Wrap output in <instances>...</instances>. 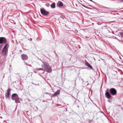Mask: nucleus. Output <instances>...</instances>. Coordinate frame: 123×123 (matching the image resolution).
<instances>
[{
  "label": "nucleus",
  "mask_w": 123,
  "mask_h": 123,
  "mask_svg": "<svg viewBox=\"0 0 123 123\" xmlns=\"http://www.w3.org/2000/svg\"><path fill=\"white\" fill-rule=\"evenodd\" d=\"M43 64L42 65V68L43 70L46 71L48 73L51 72L52 71L51 68L48 63L44 62H43Z\"/></svg>",
  "instance_id": "nucleus-1"
},
{
  "label": "nucleus",
  "mask_w": 123,
  "mask_h": 123,
  "mask_svg": "<svg viewBox=\"0 0 123 123\" xmlns=\"http://www.w3.org/2000/svg\"><path fill=\"white\" fill-rule=\"evenodd\" d=\"M12 98L13 100H15L16 103H19V98L18 95L16 93H13L12 95Z\"/></svg>",
  "instance_id": "nucleus-2"
},
{
  "label": "nucleus",
  "mask_w": 123,
  "mask_h": 123,
  "mask_svg": "<svg viewBox=\"0 0 123 123\" xmlns=\"http://www.w3.org/2000/svg\"><path fill=\"white\" fill-rule=\"evenodd\" d=\"M8 45V44H6L4 46L2 50V54L3 55H6L7 53V49L6 48Z\"/></svg>",
  "instance_id": "nucleus-3"
},
{
  "label": "nucleus",
  "mask_w": 123,
  "mask_h": 123,
  "mask_svg": "<svg viewBox=\"0 0 123 123\" xmlns=\"http://www.w3.org/2000/svg\"><path fill=\"white\" fill-rule=\"evenodd\" d=\"M110 93L113 96L116 95L117 93L116 90L114 88H111L109 90Z\"/></svg>",
  "instance_id": "nucleus-4"
},
{
  "label": "nucleus",
  "mask_w": 123,
  "mask_h": 123,
  "mask_svg": "<svg viewBox=\"0 0 123 123\" xmlns=\"http://www.w3.org/2000/svg\"><path fill=\"white\" fill-rule=\"evenodd\" d=\"M40 11L41 14L43 15H47L49 14V13L48 11H46L45 10L43 9H41Z\"/></svg>",
  "instance_id": "nucleus-5"
},
{
  "label": "nucleus",
  "mask_w": 123,
  "mask_h": 123,
  "mask_svg": "<svg viewBox=\"0 0 123 123\" xmlns=\"http://www.w3.org/2000/svg\"><path fill=\"white\" fill-rule=\"evenodd\" d=\"M7 42V40L4 37H0V44L3 43H5Z\"/></svg>",
  "instance_id": "nucleus-6"
},
{
  "label": "nucleus",
  "mask_w": 123,
  "mask_h": 123,
  "mask_svg": "<svg viewBox=\"0 0 123 123\" xmlns=\"http://www.w3.org/2000/svg\"><path fill=\"white\" fill-rule=\"evenodd\" d=\"M11 91V90L10 89H8L7 90V92L5 94V97L6 98H9V95Z\"/></svg>",
  "instance_id": "nucleus-7"
},
{
  "label": "nucleus",
  "mask_w": 123,
  "mask_h": 123,
  "mask_svg": "<svg viewBox=\"0 0 123 123\" xmlns=\"http://www.w3.org/2000/svg\"><path fill=\"white\" fill-rule=\"evenodd\" d=\"M22 59L23 60H27L28 58V56L26 55L23 54L21 55Z\"/></svg>",
  "instance_id": "nucleus-8"
},
{
  "label": "nucleus",
  "mask_w": 123,
  "mask_h": 123,
  "mask_svg": "<svg viewBox=\"0 0 123 123\" xmlns=\"http://www.w3.org/2000/svg\"><path fill=\"white\" fill-rule=\"evenodd\" d=\"M60 90H58L56 91L55 93L52 95V96L53 97H55L56 96L59 95L60 93Z\"/></svg>",
  "instance_id": "nucleus-9"
},
{
  "label": "nucleus",
  "mask_w": 123,
  "mask_h": 123,
  "mask_svg": "<svg viewBox=\"0 0 123 123\" xmlns=\"http://www.w3.org/2000/svg\"><path fill=\"white\" fill-rule=\"evenodd\" d=\"M105 95L106 96L107 98H110L111 97V95L108 92H106Z\"/></svg>",
  "instance_id": "nucleus-10"
},
{
  "label": "nucleus",
  "mask_w": 123,
  "mask_h": 123,
  "mask_svg": "<svg viewBox=\"0 0 123 123\" xmlns=\"http://www.w3.org/2000/svg\"><path fill=\"white\" fill-rule=\"evenodd\" d=\"M85 64L87 66L90 68H91V69L92 68V66L86 61H85Z\"/></svg>",
  "instance_id": "nucleus-11"
},
{
  "label": "nucleus",
  "mask_w": 123,
  "mask_h": 123,
  "mask_svg": "<svg viewBox=\"0 0 123 123\" xmlns=\"http://www.w3.org/2000/svg\"><path fill=\"white\" fill-rule=\"evenodd\" d=\"M57 5L59 7H60L62 6L63 4L62 2L61 1H59L57 4Z\"/></svg>",
  "instance_id": "nucleus-12"
},
{
  "label": "nucleus",
  "mask_w": 123,
  "mask_h": 123,
  "mask_svg": "<svg viewBox=\"0 0 123 123\" xmlns=\"http://www.w3.org/2000/svg\"><path fill=\"white\" fill-rule=\"evenodd\" d=\"M51 7L52 8H54L55 7V3H53L51 5Z\"/></svg>",
  "instance_id": "nucleus-13"
},
{
  "label": "nucleus",
  "mask_w": 123,
  "mask_h": 123,
  "mask_svg": "<svg viewBox=\"0 0 123 123\" xmlns=\"http://www.w3.org/2000/svg\"><path fill=\"white\" fill-rule=\"evenodd\" d=\"M46 6H48L49 5V3L46 4Z\"/></svg>",
  "instance_id": "nucleus-14"
},
{
  "label": "nucleus",
  "mask_w": 123,
  "mask_h": 123,
  "mask_svg": "<svg viewBox=\"0 0 123 123\" xmlns=\"http://www.w3.org/2000/svg\"><path fill=\"white\" fill-rule=\"evenodd\" d=\"M42 69V68H39V70H43V69Z\"/></svg>",
  "instance_id": "nucleus-15"
},
{
  "label": "nucleus",
  "mask_w": 123,
  "mask_h": 123,
  "mask_svg": "<svg viewBox=\"0 0 123 123\" xmlns=\"http://www.w3.org/2000/svg\"><path fill=\"white\" fill-rule=\"evenodd\" d=\"M89 0L91 1H92V0Z\"/></svg>",
  "instance_id": "nucleus-16"
},
{
  "label": "nucleus",
  "mask_w": 123,
  "mask_h": 123,
  "mask_svg": "<svg viewBox=\"0 0 123 123\" xmlns=\"http://www.w3.org/2000/svg\"><path fill=\"white\" fill-rule=\"evenodd\" d=\"M34 72L35 73H36L35 71H34Z\"/></svg>",
  "instance_id": "nucleus-17"
},
{
  "label": "nucleus",
  "mask_w": 123,
  "mask_h": 123,
  "mask_svg": "<svg viewBox=\"0 0 123 123\" xmlns=\"http://www.w3.org/2000/svg\"><path fill=\"white\" fill-rule=\"evenodd\" d=\"M122 1H123V0H121Z\"/></svg>",
  "instance_id": "nucleus-18"
}]
</instances>
